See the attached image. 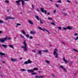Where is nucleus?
Returning <instances> with one entry per match:
<instances>
[{
  "instance_id": "obj_1",
  "label": "nucleus",
  "mask_w": 78,
  "mask_h": 78,
  "mask_svg": "<svg viewBox=\"0 0 78 78\" xmlns=\"http://www.w3.org/2000/svg\"><path fill=\"white\" fill-rule=\"evenodd\" d=\"M23 44L24 46H21V48H24V51H27V43H26V41H24Z\"/></svg>"
},
{
  "instance_id": "obj_2",
  "label": "nucleus",
  "mask_w": 78,
  "mask_h": 78,
  "mask_svg": "<svg viewBox=\"0 0 78 78\" xmlns=\"http://www.w3.org/2000/svg\"><path fill=\"white\" fill-rule=\"evenodd\" d=\"M58 49L56 48H55L54 49V50L53 54L54 55H55V58H58Z\"/></svg>"
},
{
  "instance_id": "obj_3",
  "label": "nucleus",
  "mask_w": 78,
  "mask_h": 78,
  "mask_svg": "<svg viewBox=\"0 0 78 78\" xmlns=\"http://www.w3.org/2000/svg\"><path fill=\"white\" fill-rule=\"evenodd\" d=\"M7 40V36H6L5 38H2L0 39V42L2 43H4L5 41Z\"/></svg>"
},
{
  "instance_id": "obj_4",
  "label": "nucleus",
  "mask_w": 78,
  "mask_h": 78,
  "mask_svg": "<svg viewBox=\"0 0 78 78\" xmlns=\"http://www.w3.org/2000/svg\"><path fill=\"white\" fill-rule=\"evenodd\" d=\"M31 62H32V61H30V60H28L27 61H26L24 62V63L25 64H31Z\"/></svg>"
},
{
  "instance_id": "obj_5",
  "label": "nucleus",
  "mask_w": 78,
  "mask_h": 78,
  "mask_svg": "<svg viewBox=\"0 0 78 78\" xmlns=\"http://www.w3.org/2000/svg\"><path fill=\"white\" fill-rule=\"evenodd\" d=\"M15 18H12L11 16H8L5 18L6 20H7V19H15Z\"/></svg>"
},
{
  "instance_id": "obj_6",
  "label": "nucleus",
  "mask_w": 78,
  "mask_h": 78,
  "mask_svg": "<svg viewBox=\"0 0 78 78\" xmlns=\"http://www.w3.org/2000/svg\"><path fill=\"white\" fill-rule=\"evenodd\" d=\"M30 33L31 34H35L36 33V32L35 31L32 30L30 31Z\"/></svg>"
},
{
  "instance_id": "obj_7",
  "label": "nucleus",
  "mask_w": 78,
  "mask_h": 78,
  "mask_svg": "<svg viewBox=\"0 0 78 78\" xmlns=\"http://www.w3.org/2000/svg\"><path fill=\"white\" fill-rule=\"evenodd\" d=\"M27 72L29 73H33V72H34V71L31 70V69L28 70Z\"/></svg>"
},
{
  "instance_id": "obj_8",
  "label": "nucleus",
  "mask_w": 78,
  "mask_h": 78,
  "mask_svg": "<svg viewBox=\"0 0 78 78\" xmlns=\"http://www.w3.org/2000/svg\"><path fill=\"white\" fill-rule=\"evenodd\" d=\"M22 1V0H19L16 1V2L17 5H19V2H21Z\"/></svg>"
},
{
  "instance_id": "obj_9",
  "label": "nucleus",
  "mask_w": 78,
  "mask_h": 78,
  "mask_svg": "<svg viewBox=\"0 0 78 78\" xmlns=\"http://www.w3.org/2000/svg\"><path fill=\"white\" fill-rule=\"evenodd\" d=\"M40 10L41 11V12H42L44 13V8H40Z\"/></svg>"
},
{
  "instance_id": "obj_10",
  "label": "nucleus",
  "mask_w": 78,
  "mask_h": 78,
  "mask_svg": "<svg viewBox=\"0 0 78 78\" xmlns=\"http://www.w3.org/2000/svg\"><path fill=\"white\" fill-rule=\"evenodd\" d=\"M67 29L69 30H70L72 28V27H70V26H68L67 27Z\"/></svg>"
},
{
  "instance_id": "obj_11",
  "label": "nucleus",
  "mask_w": 78,
  "mask_h": 78,
  "mask_svg": "<svg viewBox=\"0 0 78 78\" xmlns=\"http://www.w3.org/2000/svg\"><path fill=\"white\" fill-rule=\"evenodd\" d=\"M63 61L65 62V63L66 64L67 62H68V61H66V60L65 59V58H63Z\"/></svg>"
},
{
  "instance_id": "obj_12",
  "label": "nucleus",
  "mask_w": 78,
  "mask_h": 78,
  "mask_svg": "<svg viewBox=\"0 0 78 78\" xmlns=\"http://www.w3.org/2000/svg\"><path fill=\"white\" fill-rule=\"evenodd\" d=\"M0 55H1V56H5V54L3 53L2 52H0Z\"/></svg>"
},
{
  "instance_id": "obj_13",
  "label": "nucleus",
  "mask_w": 78,
  "mask_h": 78,
  "mask_svg": "<svg viewBox=\"0 0 78 78\" xmlns=\"http://www.w3.org/2000/svg\"><path fill=\"white\" fill-rule=\"evenodd\" d=\"M11 61H13V62H15V61H17V59L11 58Z\"/></svg>"
},
{
  "instance_id": "obj_14",
  "label": "nucleus",
  "mask_w": 78,
  "mask_h": 78,
  "mask_svg": "<svg viewBox=\"0 0 78 78\" xmlns=\"http://www.w3.org/2000/svg\"><path fill=\"white\" fill-rule=\"evenodd\" d=\"M28 22H29V23L30 24H31V25H33V22H31V20H29Z\"/></svg>"
},
{
  "instance_id": "obj_15",
  "label": "nucleus",
  "mask_w": 78,
  "mask_h": 78,
  "mask_svg": "<svg viewBox=\"0 0 78 78\" xmlns=\"http://www.w3.org/2000/svg\"><path fill=\"white\" fill-rule=\"evenodd\" d=\"M21 3H22V6H23L24 5V3H25V2H24V1H21Z\"/></svg>"
},
{
  "instance_id": "obj_16",
  "label": "nucleus",
  "mask_w": 78,
  "mask_h": 78,
  "mask_svg": "<svg viewBox=\"0 0 78 78\" xmlns=\"http://www.w3.org/2000/svg\"><path fill=\"white\" fill-rule=\"evenodd\" d=\"M9 47H10V48H12L13 49V48H14V47L13 46H12V45L11 44H10L9 45Z\"/></svg>"
},
{
  "instance_id": "obj_17",
  "label": "nucleus",
  "mask_w": 78,
  "mask_h": 78,
  "mask_svg": "<svg viewBox=\"0 0 78 78\" xmlns=\"http://www.w3.org/2000/svg\"><path fill=\"white\" fill-rule=\"evenodd\" d=\"M42 51L43 52H45V53H48V51L47 50H43Z\"/></svg>"
},
{
  "instance_id": "obj_18",
  "label": "nucleus",
  "mask_w": 78,
  "mask_h": 78,
  "mask_svg": "<svg viewBox=\"0 0 78 78\" xmlns=\"http://www.w3.org/2000/svg\"><path fill=\"white\" fill-rule=\"evenodd\" d=\"M42 31H46L48 32V30L45 29H42Z\"/></svg>"
},
{
  "instance_id": "obj_19",
  "label": "nucleus",
  "mask_w": 78,
  "mask_h": 78,
  "mask_svg": "<svg viewBox=\"0 0 78 78\" xmlns=\"http://www.w3.org/2000/svg\"><path fill=\"white\" fill-rule=\"evenodd\" d=\"M2 46L3 47H4V48H7V46H6V45L2 44Z\"/></svg>"
},
{
  "instance_id": "obj_20",
  "label": "nucleus",
  "mask_w": 78,
  "mask_h": 78,
  "mask_svg": "<svg viewBox=\"0 0 78 78\" xmlns=\"http://www.w3.org/2000/svg\"><path fill=\"white\" fill-rule=\"evenodd\" d=\"M36 18L38 20H39V16H36Z\"/></svg>"
},
{
  "instance_id": "obj_21",
  "label": "nucleus",
  "mask_w": 78,
  "mask_h": 78,
  "mask_svg": "<svg viewBox=\"0 0 78 78\" xmlns=\"http://www.w3.org/2000/svg\"><path fill=\"white\" fill-rule=\"evenodd\" d=\"M38 53L40 55H41V53H42V51H38Z\"/></svg>"
},
{
  "instance_id": "obj_22",
  "label": "nucleus",
  "mask_w": 78,
  "mask_h": 78,
  "mask_svg": "<svg viewBox=\"0 0 78 78\" xmlns=\"http://www.w3.org/2000/svg\"><path fill=\"white\" fill-rule=\"evenodd\" d=\"M21 31H22V33L23 34H26V33H25V31H24L23 30H22Z\"/></svg>"
},
{
  "instance_id": "obj_23",
  "label": "nucleus",
  "mask_w": 78,
  "mask_h": 78,
  "mask_svg": "<svg viewBox=\"0 0 78 78\" xmlns=\"http://www.w3.org/2000/svg\"><path fill=\"white\" fill-rule=\"evenodd\" d=\"M59 67L61 69H64V67L62 66H60Z\"/></svg>"
},
{
  "instance_id": "obj_24",
  "label": "nucleus",
  "mask_w": 78,
  "mask_h": 78,
  "mask_svg": "<svg viewBox=\"0 0 78 78\" xmlns=\"http://www.w3.org/2000/svg\"><path fill=\"white\" fill-rule=\"evenodd\" d=\"M45 62H47V64H50V61L48 60L45 61Z\"/></svg>"
},
{
  "instance_id": "obj_25",
  "label": "nucleus",
  "mask_w": 78,
  "mask_h": 78,
  "mask_svg": "<svg viewBox=\"0 0 78 78\" xmlns=\"http://www.w3.org/2000/svg\"><path fill=\"white\" fill-rule=\"evenodd\" d=\"M73 50H74V51H76V52H77V53H78V51L76 49H75L73 48Z\"/></svg>"
},
{
  "instance_id": "obj_26",
  "label": "nucleus",
  "mask_w": 78,
  "mask_h": 78,
  "mask_svg": "<svg viewBox=\"0 0 78 78\" xmlns=\"http://www.w3.org/2000/svg\"><path fill=\"white\" fill-rule=\"evenodd\" d=\"M51 23L52 24V25H54L55 26L56 25V24H55L54 23Z\"/></svg>"
},
{
  "instance_id": "obj_27",
  "label": "nucleus",
  "mask_w": 78,
  "mask_h": 78,
  "mask_svg": "<svg viewBox=\"0 0 78 78\" xmlns=\"http://www.w3.org/2000/svg\"><path fill=\"white\" fill-rule=\"evenodd\" d=\"M61 12L62 13V14H64V16H67V14H66L64 13H63L62 12Z\"/></svg>"
},
{
  "instance_id": "obj_28",
  "label": "nucleus",
  "mask_w": 78,
  "mask_h": 78,
  "mask_svg": "<svg viewBox=\"0 0 78 78\" xmlns=\"http://www.w3.org/2000/svg\"><path fill=\"white\" fill-rule=\"evenodd\" d=\"M38 69H37V68H35L34 69V70H38Z\"/></svg>"
},
{
  "instance_id": "obj_29",
  "label": "nucleus",
  "mask_w": 78,
  "mask_h": 78,
  "mask_svg": "<svg viewBox=\"0 0 78 78\" xmlns=\"http://www.w3.org/2000/svg\"><path fill=\"white\" fill-rule=\"evenodd\" d=\"M31 75H36V73H32L31 74Z\"/></svg>"
},
{
  "instance_id": "obj_30",
  "label": "nucleus",
  "mask_w": 78,
  "mask_h": 78,
  "mask_svg": "<svg viewBox=\"0 0 78 78\" xmlns=\"http://www.w3.org/2000/svg\"><path fill=\"white\" fill-rule=\"evenodd\" d=\"M5 3H9V1L8 0H5Z\"/></svg>"
},
{
  "instance_id": "obj_31",
  "label": "nucleus",
  "mask_w": 78,
  "mask_h": 78,
  "mask_svg": "<svg viewBox=\"0 0 78 78\" xmlns=\"http://www.w3.org/2000/svg\"><path fill=\"white\" fill-rule=\"evenodd\" d=\"M21 71H26V70L24 69H21L20 70Z\"/></svg>"
},
{
  "instance_id": "obj_32",
  "label": "nucleus",
  "mask_w": 78,
  "mask_h": 78,
  "mask_svg": "<svg viewBox=\"0 0 78 78\" xmlns=\"http://www.w3.org/2000/svg\"><path fill=\"white\" fill-rule=\"evenodd\" d=\"M44 76H39V78H44Z\"/></svg>"
},
{
  "instance_id": "obj_33",
  "label": "nucleus",
  "mask_w": 78,
  "mask_h": 78,
  "mask_svg": "<svg viewBox=\"0 0 78 78\" xmlns=\"http://www.w3.org/2000/svg\"><path fill=\"white\" fill-rule=\"evenodd\" d=\"M26 37H27V38H28L29 37V35H25Z\"/></svg>"
},
{
  "instance_id": "obj_34",
  "label": "nucleus",
  "mask_w": 78,
  "mask_h": 78,
  "mask_svg": "<svg viewBox=\"0 0 78 78\" xmlns=\"http://www.w3.org/2000/svg\"><path fill=\"white\" fill-rule=\"evenodd\" d=\"M38 29H39L40 30H41L42 29V28H41V27H38Z\"/></svg>"
},
{
  "instance_id": "obj_35",
  "label": "nucleus",
  "mask_w": 78,
  "mask_h": 78,
  "mask_svg": "<svg viewBox=\"0 0 78 78\" xmlns=\"http://www.w3.org/2000/svg\"><path fill=\"white\" fill-rule=\"evenodd\" d=\"M58 29H59V30H61L62 28L61 27H58Z\"/></svg>"
},
{
  "instance_id": "obj_36",
  "label": "nucleus",
  "mask_w": 78,
  "mask_h": 78,
  "mask_svg": "<svg viewBox=\"0 0 78 78\" xmlns=\"http://www.w3.org/2000/svg\"><path fill=\"white\" fill-rule=\"evenodd\" d=\"M17 26H21V24H20V23H17Z\"/></svg>"
},
{
  "instance_id": "obj_37",
  "label": "nucleus",
  "mask_w": 78,
  "mask_h": 78,
  "mask_svg": "<svg viewBox=\"0 0 78 78\" xmlns=\"http://www.w3.org/2000/svg\"><path fill=\"white\" fill-rule=\"evenodd\" d=\"M48 20H52V18L48 17Z\"/></svg>"
},
{
  "instance_id": "obj_38",
  "label": "nucleus",
  "mask_w": 78,
  "mask_h": 78,
  "mask_svg": "<svg viewBox=\"0 0 78 78\" xmlns=\"http://www.w3.org/2000/svg\"><path fill=\"white\" fill-rule=\"evenodd\" d=\"M63 29L65 30H67V28H66V27H63Z\"/></svg>"
},
{
  "instance_id": "obj_39",
  "label": "nucleus",
  "mask_w": 78,
  "mask_h": 78,
  "mask_svg": "<svg viewBox=\"0 0 78 78\" xmlns=\"http://www.w3.org/2000/svg\"><path fill=\"white\" fill-rule=\"evenodd\" d=\"M3 21L2 20H0V23H3Z\"/></svg>"
},
{
  "instance_id": "obj_40",
  "label": "nucleus",
  "mask_w": 78,
  "mask_h": 78,
  "mask_svg": "<svg viewBox=\"0 0 78 78\" xmlns=\"http://www.w3.org/2000/svg\"><path fill=\"white\" fill-rule=\"evenodd\" d=\"M35 78H39V76H35Z\"/></svg>"
},
{
  "instance_id": "obj_41",
  "label": "nucleus",
  "mask_w": 78,
  "mask_h": 78,
  "mask_svg": "<svg viewBox=\"0 0 78 78\" xmlns=\"http://www.w3.org/2000/svg\"><path fill=\"white\" fill-rule=\"evenodd\" d=\"M20 36H21L22 38H24V37L22 35H20Z\"/></svg>"
},
{
  "instance_id": "obj_42",
  "label": "nucleus",
  "mask_w": 78,
  "mask_h": 78,
  "mask_svg": "<svg viewBox=\"0 0 78 78\" xmlns=\"http://www.w3.org/2000/svg\"><path fill=\"white\" fill-rule=\"evenodd\" d=\"M67 2H68V3H70V2H71V1H69V0H67Z\"/></svg>"
},
{
  "instance_id": "obj_43",
  "label": "nucleus",
  "mask_w": 78,
  "mask_h": 78,
  "mask_svg": "<svg viewBox=\"0 0 78 78\" xmlns=\"http://www.w3.org/2000/svg\"><path fill=\"white\" fill-rule=\"evenodd\" d=\"M77 35H78V34L76 33L74 34V36H77Z\"/></svg>"
},
{
  "instance_id": "obj_44",
  "label": "nucleus",
  "mask_w": 78,
  "mask_h": 78,
  "mask_svg": "<svg viewBox=\"0 0 78 78\" xmlns=\"http://www.w3.org/2000/svg\"><path fill=\"white\" fill-rule=\"evenodd\" d=\"M56 10H54V12H53V13H56Z\"/></svg>"
},
{
  "instance_id": "obj_45",
  "label": "nucleus",
  "mask_w": 78,
  "mask_h": 78,
  "mask_svg": "<svg viewBox=\"0 0 78 78\" xmlns=\"http://www.w3.org/2000/svg\"><path fill=\"white\" fill-rule=\"evenodd\" d=\"M78 36L75 39V41H76L77 40H78Z\"/></svg>"
},
{
  "instance_id": "obj_46",
  "label": "nucleus",
  "mask_w": 78,
  "mask_h": 78,
  "mask_svg": "<svg viewBox=\"0 0 78 78\" xmlns=\"http://www.w3.org/2000/svg\"><path fill=\"white\" fill-rule=\"evenodd\" d=\"M52 76H53V77H54V78H55V76L54 74H53Z\"/></svg>"
},
{
  "instance_id": "obj_47",
  "label": "nucleus",
  "mask_w": 78,
  "mask_h": 78,
  "mask_svg": "<svg viewBox=\"0 0 78 78\" xmlns=\"http://www.w3.org/2000/svg\"><path fill=\"white\" fill-rule=\"evenodd\" d=\"M30 39H33V37L31 36H30L29 37Z\"/></svg>"
},
{
  "instance_id": "obj_48",
  "label": "nucleus",
  "mask_w": 78,
  "mask_h": 78,
  "mask_svg": "<svg viewBox=\"0 0 78 78\" xmlns=\"http://www.w3.org/2000/svg\"><path fill=\"white\" fill-rule=\"evenodd\" d=\"M11 39V38L10 37H9L7 38V40H10Z\"/></svg>"
},
{
  "instance_id": "obj_49",
  "label": "nucleus",
  "mask_w": 78,
  "mask_h": 78,
  "mask_svg": "<svg viewBox=\"0 0 78 78\" xmlns=\"http://www.w3.org/2000/svg\"><path fill=\"white\" fill-rule=\"evenodd\" d=\"M44 12L45 14H47V11H46L44 10Z\"/></svg>"
},
{
  "instance_id": "obj_50",
  "label": "nucleus",
  "mask_w": 78,
  "mask_h": 78,
  "mask_svg": "<svg viewBox=\"0 0 78 78\" xmlns=\"http://www.w3.org/2000/svg\"><path fill=\"white\" fill-rule=\"evenodd\" d=\"M57 2L58 3H61V1H57Z\"/></svg>"
},
{
  "instance_id": "obj_51",
  "label": "nucleus",
  "mask_w": 78,
  "mask_h": 78,
  "mask_svg": "<svg viewBox=\"0 0 78 78\" xmlns=\"http://www.w3.org/2000/svg\"><path fill=\"white\" fill-rule=\"evenodd\" d=\"M63 69V70H64V71H65V72H66V69L64 68Z\"/></svg>"
},
{
  "instance_id": "obj_52",
  "label": "nucleus",
  "mask_w": 78,
  "mask_h": 78,
  "mask_svg": "<svg viewBox=\"0 0 78 78\" xmlns=\"http://www.w3.org/2000/svg\"><path fill=\"white\" fill-rule=\"evenodd\" d=\"M55 5H56V7H57V8H58V5H57V4H56Z\"/></svg>"
},
{
  "instance_id": "obj_53",
  "label": "nucleus",
  "mask_w": 78,
  "mask_h": 78,
  "mask_svg": "<svg viewBox=\"0 0 78 78\" xmlns=\"http://www.w3.org/2000/svg\"><path fill=\"white\" fill-rule=\"evenodd\" d=\"M32 6L33 8H34V6H33V5H32Z\"/></svg>"
},
{
  "instance_id": "obj_54",
  "label": "nucleus",
  "mask_w": 78,
  "mask_h": 78,
  "mask_svg": "<svg viewBox=\"0 0 78 78\" xmlns=\"http://www.w3.org/2000/svg\"><path fill=\"white\" fill-rule=\"evenodd\" d=\"M32 52H36V51H35V50H33L32 51Z\"/></svg>"
},
{
  "instance_id": "obj_55",
  "label": "nucleus",
  "mask_w": 78,
  "mask_h": 78,
  "mask_svg": "<svg viewBox=\"0 0 78 78\" xmlns=\"http://www.w3.org/2000/svg\"><path fill=\"white\" fill-rule=\"evenodd\" d=\"M19 59L20 60H21V59H22V58H20Z\"/></svg>"
},
{
  "instance_id": "obj_56",
  "label": "nucleus",
  "mask_w": 78,
  "mask_h": 78,
  "mask_svg": "<svg viewBox=\"0 0 78 78\" xmlns=\"http://www.w3.org/2000/svg\"><path fill=\"white\" fill-rule=\"evenodd\" d=\"M40 22H41V23H42H42H43V22H42V21H40Z\"/></svg>"
},
{
  "instance_id": "obj_57",
  "label": "nucleus",
  "mask_w": 78,
  "mask_h": 78,
  "mask_svg": "<svg viewBox=\"0 0 78 78\" xmlns=\"http://www.w3.org/2000/svg\"><path fill=\"white\" fill-rule=\"evenodd\" d=\"M36 10L37 11H39V9H36Z\"/></svg>"
},
{
  "instance_id": "obj_58",
  "label": "nucleus",
  "mask_w": 78,
  "mask_h": 78,
  "mask_svg": "<svg viewBox=\"0 0 78 78\" xmlns=\"http://www.w3.org/2000/svg\"><path fill=\"white\" fill-rule=\"evenodd\" d=\"M1 33H2V31H0V34H1Z\"/></svg>"
},
{
  "instance_id": "obj_59",
  "label": "nucleus",
  "mask_w": 78,
  "mask_h": 78,
  "mask_svg": "<svg viewBox=\"0 0 78 78\" xmlns=\"http://www.w3.org/2000/svg\"><path fill=\"white\" fill-rule=\"evenodd\" d=\"M50 2H53V1L52 0H50Z\"/></svg>"
},
{
  "instance_id": "obj_60",
  "label": "nucleus",
  "mask_w": 78,
  "mask_h": 78,
  "mask_svg": "<svg viewBox=\"0 0 78 78\" xmlns=\"http://www.w3.org/2000/svg\"><path fill=\"white\" fill-rule=\"evenodd\" d=\"M72 64V62H70L69 63L70 65H71V64Z\"/></svg>"
},
{
  "instance_id": "obj_61",
  "label": "nucleus",
  "mask_w": 78,
  "mask_h": 78,
  "mask_svg": "<svg viewBox=\"0 0 78 78\" xmlns=\"http://www.w3.org/2000/svg\"><path fill=\"white\" fill-rule=\"evenodd\" d=\"M47 14L48 15H50V13H49V12H48V13H47Z\"/></svg>"
},
{
  "instance_id": "obj_62",
  "label": "nucleus",
  "mask_w": 78,
  "mask_h": 78,
  "mask_svg": "<svg viewBox=\"0 0 78 78\" xmlns=\"http://www.w3.org/2000/svg\"><path fill=\"white\" fill-rule=\"evenodd\" d=\"M47 32H48V33L49 34H50V32H49L48 31H48H47Z\"/></svg>"
},
{
  "instance_id": "obj_63",
  "label": "nucleus",
  "mask_w": 78,
  "mask_h": 78,
  "mask_svg": "<svg viewBox=\"0 0 78 78\" xmlns=\"http://www.w3.org/2000/svg\"><path fill=\"white\" fill-rule=\"evenodd\" d=\"M24 1H26L27 2H28V0H24Z\"/></svg>"
},
{
  "instance_id": "obj_64",
  "label": "nucleus",
  "mask_w": 78,
  "mask_h": 78,
  "mask_svg": "<svg viewBox=\"0 0 78 78\" xmlns=\"http://www.w3.org/2000/svg\"><path fill=\"white\" fill-rule=\"evenodd\" d=\"M2 63H5V61H3V62H2Z\"/></svg>"
}]
</instances>
